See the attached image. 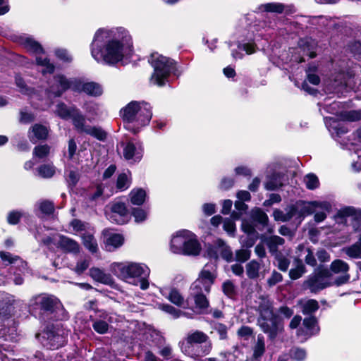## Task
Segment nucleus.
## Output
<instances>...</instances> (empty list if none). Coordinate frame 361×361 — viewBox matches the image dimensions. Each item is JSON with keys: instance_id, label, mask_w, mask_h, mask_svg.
I'll return each instance as SVG.
<instances>
[{"instance_id": "obj_57", "label": "nucleus", "mask_w": 361, "mask_h": 361, "mask_svg": "<svg viewBox=\"0 0 361 361\" xmlns=\"http://www.w3.org/2000/svg\"><path fill=\"white\" fill-rule=\"evenodd\" d=\"M292 357L298 361L303 360L306 357V352L304 349L295 348L291 350Z\"/></svg>"}, {"instance_id": "obj_9", "label": "nucleus", "mask_w": 361, "mask_h": 361, "mask_svg": "<svg viewBox=\"0 0 361 361\" xmlns=\"http://www.w3.org/2000/svg\"><path fill=\"white\" fill-rule=\"evenodd\" d=\"M339 224H346L347 219L350 218V224L355 231H361V209L345 207L340 209L334 216Z\"/></svg>"}, {"instance_id": "obj_29", "label": "nucleus", "mask_w": 361, "mask_h": 361, "mask_svg": "<svg viewBox=\"0 0 361 361\" xmlns=\"http://www.w3.org/2000/svg\"><path fill=\"white\" fill-rule=\"evenodd\" d=\"M265 352V343L264 338L262 335H258L257 342L253 347L252 357L255 360L261 357Z\"/></svg>"}, {"instance_id": "obj_11", "label": "nucleus", "mask_w": 361, "mask_h": 361, "mask_svg": "<svg viewBox=\"0 0 361 361\" xmlns=\"http://www.w3.org/2000/svg\"><path fill=\"white\" fill-rule=\"evenodd\" d=\"M72 120L74 127L78 132L90 135L99 140L106 139V133L101 128L87 125L84 116L78 110L73 113Z\"/></svg>"}, {"instance_id": "obj_64", "label": "nucleus", "mask_w": 361, "mask_h": 361, "mask_svg": "<svg viewBox=\"0 0 361 361\" xmlns=\"http://www.w3.org/2000/svg\"><path fill=\"white\" fill-rule=\"evenodd\" d=\"M273 216L276 221H280L282 222L288 221V216L286 217V212L280 209H275L273 212Z\"/></svg>"}, {"instance_id": "obj_22", "label": "nucleus", "mask_w": 361, "mask_h": 361, "mask_svg": "<svg viewBox=\"0 0 361 361\" xmlns=\"http://www.w3.org/2000/svg\"><path fill=\"white\" fill-rule=\"evenodd\" d=\"M90 276L96 281L110 285L113 283V279L110 274L105 273L103 270L92 267L89 271Z\"/></svg>"}, {"instance_id": "obj_62", "label": "nucleus", "mask_w": 361, "mask_h": 361, "mask_svg": "<svg viewBox=\"0 0 361 361\" xmlns=\"http://www.w3.org/2000/svg\"><path fill=\"white\" fill-rule=\"evenodd\" d=\"M316 256L320 262H327L330 260V255L324 249L317 250Z\"/></svg>"}, {"instance_id": "obj_38", "label": "nucleus", "mask_w": 361, "mask_h": 361, "mask_svg": "<svg viewBox=\"0 0 361 361\" xmlns=\"http://www.w3.org/2000/svg\"><path fill=\"white\" fill-rule=\"evenodd\" d=\"M167 298L170 302L178 307H182L185 302L184 298L180 292L175 288L170 290Z\"/></svg>"}, {"instance_id": "obj_5", "label": "nucleus", "mask_w": 361, "mask_h": 361, "mask_svg": "<svg viewBox=\"0 0 361 361\" xmlns=\"http://www.w3.org/2000/svg\"><path fill=\"white\" fill-rule=\"evenodd\" d=\"M149 63L154 68V73L150 78V82L154 85L162 86L173 69V62L158 53H153L150 56Z\"/></svg>"}, {"instance_id": "obj_61", "label": "nucleus", "mask_w": 361, "mask_h": 361, "mask_svg": "<svg viewBox=\"0 0 361 361\" xmlns=\"http://www.w3.org/2000/svg\"><path fill=\"white\" fill-rule=\"evenodd\" d=\"M22 214L19 212H11L7 217L8 222L10 224H16L18 223Z\"/></svg>"}, {"instance_id": "obj_25", "label": "nucleus", "mask_w": 361, "mask_h": 361, "mask_svg": "<svg viewBox=\"0 0 361 361\" xmlns=\"http://www.w3.org/2000/svg\"><path fill=\"white\" fill-rule=\"evenodd\" d=\"M294 262L295 267L289 271V276L291 279L296 280L306 272V268L302 260L298 258H295Z\"/></svg>"}, {"instance_id": "obj_19", "label": "nucleus", "mask_w": 361, "mask_h": 361, "mask_svg": "<svg viewBox=\"0 0 361 361\" xmlns=\"http://www.w3.org/2000/svg\"><path fill=\"white\" fill-rule=\"evenodd\" d=\"M262 240L267 245L269 252L272 256H276L281 253L279 251V247L285 243L283 238L278 235H271L267 238L262 237Z\"/></svg>"}, {"instance_id": "obj_26", "label": "nucleus", "mask_w": 361, "mask_h": 361, "mask_svg": "<svg viewBox=\"0 0 361 361\" xmlns=\"http://www.w3.org/2000/svg\"><path fill=\"white\" fill-rule=\"evenodd\" d=\"M302 324L307 329L305 335L307 336H312L318 333L319 331V329L317 326V319L314 317L305 318L303 320Z\"/></svg>"}, {"instance_id": "obj_51", "label": "nucleus", "mask_w": 361, "mask_h": 361, "mask_svg": "<svg viewBox=\"0 0 361 361\" xmlns=\"http://www.w3.org/2000/svg\"><path fill=\"white\" fill-rule=\"evenodd\" d=\"M130 185V181L128 178V176L126 173H121L118 176L116 187L118 189L121 190H124L127 189Z\"/></svg>"}, {"instance_id": "obj_12", "label": "nucleus", "mask_w": 361, "mask_h": 361, "mask_svg": "<svg viewBox=\"0 0 361 361\" xmlns=\"http://www.w3.org/2000/svg\"><path fill=\"white\" fill-rule=\"evenodd\" d=\"M207 267L208 265H206L200 272L198 278L190 286V293H209L211 286L216 279V276L209 269H207Z\"/></svg>"}, {"instance_id": "obj_28", "label": "nucleus", "mask_w": 361, "mask_h": 361, "mask_svg": "<svg viewBox=\"0 0 361 361\" xmlns=\"http://www.w3.org/2000/svg\"><path fill=\"white\" fill-rule=\"evenodd\" d=\"M82 243L84 246L92 253L97 252L98 245L96 239L90 233H84L82 235Z\"/></svg>"}, {"instance_id": "obj_50", "label": "nucleus", "mask_w": 361, "mask_h": 361, "mask_svg": "<svg viewBox=\"0 0 361 361\" xmlns=\"http://www.w3.org/2000/svg\"><path fill=\"white\" fill-rule=\"evenodd\" d=\"M253 218L264 226H266L269 221L267 215L259 209L253 211Z\"/></svg>"}, {"instance_id": "obj_18", "label": "nucleus", "mask_w": 361, "mask_h": 361, "mask_svg": "<svg viewBox=\"0 0 361 361\" xmlns=\"http://www.w3.org/2000/svg\"><path fill=\"white\" fill-rule=\"evenodd\" d=\"M257 311L259 314L258 318L270 317L274 314L272 302L267 297L260 296L258 298Z\"/></svg>"}, {"instance_id": "obj_13", "label": "nucleus", "mask_w": 361, "mask_h": 361, "mask_svg": "<svg viewBox=\"0 0 361 361\" xmlns=\"http://www.w3.org/2000/svg\"><path fill=\"white\" fill-rule=\"evenodd\" d=\"M105 214L109 221L118 224H123L128 219V212L126 206L121 202H113L108 205Z\"/></svg>"}, {"instance_id": "obj_39", "label": "nucleus", "mask_w": 361, "mask_h": 361, "mask_svg": "<svg viewBox=\"0 0 361 361\" xmlns=\"http://www.w3.org/2000/svg\"><path fill=\"white\" fill-rule=\"evenodd\" d=\"M319 309V303L317 300L310 299L302 304V312L304 314H310Z\"/></svg>"}, {"instance_id": "obj_46", "label": "nucleus", "mask_w": 361, "mask_h": 361, "mask_svg": "<svg viewBox=\"0 0 361 361\" xmlns=\"http://www.w3.org/2000/svg\"><path fill=\"white\" fill-rule=\"evenodd\" d=\"M250 253L251 252L248 249L242 248L237 250L235 252V259L233 258V260L241 263L245 262L250 257Z\"/></svg>"}, {"instance_id": "obj_48", "label": "nucleus", "mask_w": 361, "mask_h": 361, "mask_svg": "<svg viewBox=\"0 0 361 361\" xmlns=\"http://www.w3.org/2000/svg\"><path fill=\"white\" fill-rule=\"evenodd\" d=\"M304 181L306 187L310 190L315 189L319 185V180L314 174H308L305 178Z\"/></svg>"}, {"instance_id": "obj_56", "label": "nucleus", "mask_w": 361, "mask_h": 361, "mask_svg": "<svg viewBox=\"0 0 361 361\" xmlns=\"http://www.w3.org/2000/svg\"><path fill=\"white\" fill-rule=\"evenodd\" d=\"M283 279V276L282 275L276 271H274L272 273H271V275L270 276V277L267 279V283L269 284V286H273L274 285H276V283L281 282Z\"/></svg>"}, {"instance_id": "obj_10", "label": "nucleus", "mask_w": 361, "mask_h": 361, "mask_svg": "<svg viewBox=\"0 0 361 361\" xmlns=\"http://www.w3.org/2000/svg\"><path fill=\"white\" fill-rule=\"evenodd\" d=\"M257 324L262 331L268 335L271 341H274L284 330L283 320L276 314L267 318H258Z\"/></svg>"}, {"instance_id": "obj_41", "label": "nucleus", "mask_w": 361, "mask_h": 361, "mask_svg": "<svg viewBox=\"0 0 361 361\" xmlns=\"http://www.w3.org/2000/svg\"><path fill=\"white\" fill-rule=\"evenodd\" d=\"M24 45L25 48L33 53L40 54L43 52V49L41 45L36 41L27 38L25 40Z\"/></svg>"}, {"instance_id": "obj_21", "label": "nucleus", "mask_w": 361, "mask_h": 361, "mask_svg": "<svg viewBox=\"0 0 361 361\" xmlns=\"http://www.w3.org/2000/svg\"><path fill=\"white\" fill-rule=\"evenodd\" d=\"M58 244L65 252L73 253H78L80 252L79 244L75 240L68 237L63 235L60 236Z\"/></svg>"}, {"instance_id": "obj_44", "label": "nucleus", "mask_w": 361, "mask_h": 361, "mask_svg": "<svg viewBox=\"0 0 361 361\" xmlns=\"http://www.w3.org/2000/svg\"><path fill=\"white\" fill-rule=\"evenodd\" d=\"M50 147L47 145H39L34 148L33 155L39 159H43L49 154Z\"/></svg>"}, {"instance_id": "obj_4", "label": "nucleus", "mask_w": 361, "mask_h": 361, "mask_svg": "<svg viewBox=\"0 0 361 361\" xmlns=\"http://www.w3.org/2000/svg\"><path fill=\"white\" fill-rule=\"evenodd\" d=\"M209 337L200 331L189 333L180 343L182 351L187 355L196 356L205 355L211 350V344H207Z\"/></svg>"}, {"instance_id": "obj_36", "label": "nucleus", "mask_w": 361, "mask_h": 361, "mask_svg": "<svg viewBox=\"0 0 361 361\" xmlns=\"http://www.w3.org/2000/svg\"><path fill=\"white\" fill-rule=\"evenodd\" d=\"M190 295L194 298L196 308L204 310L209 307V301L205 296V293H190Z\"/></svg>"}, {"instance_id": "obj_6", "label": "nucleus", "mask_w": 361, "mask_h": 361, "mask_svg": "<svg viewBox=\"0 0 361 361\" xmlns=\"http://www.w3.org/2000/svg\"><path fill=\"white\" fill-rule=\"evenodd\" d=\"M111 271L118 278L127 280L135 277H147L149 269L143 264L115 262L111 265Z\"/></svg>"}, {"instance_id": "obj_31", "label": "nucleus", "mask_w": 361, "mask_h": 361, "mask_svg": "<svg viewBox=\"0 0 361 361\" xmlns=\"http://www.w3.org/2000/svg\"><path fill=\"white\" fill-rule=\"evenodd\" d=\"M345 253L351 258H361V234L359 240L351 246L343 249Z\"/></svg>"}, {"instance_id": "obj_45", "label": "nucleus", "mask_w": 361, "mask_h": 361, "mask_svg": "<svg viewBox=\"0 0 361 361\" xmlns=\"http://www.w3.org/2000/svg\"><path fill=\"white\" fill-rule=\"evenodd\" d=\"M159 309L171 314L174 318H178L180 315L184 314L180 310L176 309L173 306L168 304H159Z\"/></svg>"}, {"instance_id": "obj_52", "label": "nucleus", "mask_w": 361, "mask_h": 361, "mask_svg": "<svg viewBox=\"0 0 361 361\" xmlns=\"http://www.w3.org/2000/svg\"><path fill=\"white\" fill-rule=\"evenodd\" d=\"M39 210L45 214H51L54 211V204L47 200L42 201L39 203Z\"/></svg>"}, {"instance_id": "obj_40", "label": "nucleus", "mask_w": 361, "mask_h": 361, "mask_svg": "<svg viewBox=\"0 0 361 361\" xmlns=\"http://www.w3.org/2000/svg\"><path fill=\"white\" fill-rule=\"evenodd\" d=\"M39 176L44 178H51L55 173V167L51 164H44L37 169Z\"/></svg>"}, {"instance_id": "obj_1", "label": "nucleus", "mask_w": 361, "mask_h": 361, "mask_svg": "<svg viewBox=\"0 0 361 361\" xmlns=\"http://www.w3.org/2000/svg\"><path fill=\"white\" fill-rule=\"evenodd\" d=\"M131 47V38L124 29H99L95 33L91 44V54L98 62L113 64L128 54Z\"/></svg>"}, {"instance_id": "obj_23", "label": "nucleus", "mask_w": 361, "mask_h": 361, "mask_svg": "<svg viewBox=\"0 0 361 361\" xmlns=\"http://www.w3.org/2000/svg\"><path fill=\"white\" fill-rule=\"evenodd\" d=\"M284 175L282 173L273 174L265 183V188L268 190H276L283 185Z\"/></svg>"}, {"instance_id": "obj_53", "label": "nucleus", "mask_w": 361, "mask_h": 361, "mask_svg": "<svg viewBox=\"0 0 361 361\" xmlns=\"http://www.w3.org/2000/svg\"><path fill=\"white\" fill-rule=\"evenodd\" d=\"M331 208V205H330V208L329 209H326L323 208L322 207H321V205H317L315 209L316 211L314 212V213H315V214H314L315 221L321 222V221H324L326 217V212H329L330 211Z\"/></svg>"}, {"instance_id": "obj_58", "label": "nucleus", "mask_w": 361, "mask_h": 361, "mask_svg": "<svg viewBox=\"0 0 361 361\" xmlns=\"http://www.w3.org/2000/svg\"><path fill=\"white\" fill-rule=\"evenodd\" d=\"M252 334V329L247 326H243L238 330V335L245 339H247Z\"/></svg>"}, {"instance_id": "obj_42", "label": "nucleus", "mask_w": 361, "mask_h": 361, "mask_svg": "<svg viewBox=\"0 0 361 361\" xmlns=\"http://www.w3.org/2000/svg\"><path fill=\"white\" fill-rule=\"evenodd\" d=\"M262 6L265 11L276 13H282L285 8V6L281 3H268Z\"/></svg>"}, {"instance_id": "obj_2", "label": "nucleus", "mask_w": 361, "mask_h": 361, "mask_svg": "<svg viewBox=\"0 0 361 361\" xmlns=\"http://www.w3.org/2000/svg\"><path fill=\"white\" fill-rule=\"evenodd\" d=\"M201 249L197 236L188 230L177 232L171 240V250L175 254L197 256Z\"/></svg>"}, {"instance_id": "obj_15", "label": "nucleus", "mask_w": 361, "mask_h": 361, "mask_svg": "<svg viewBox=\"0 0 361 361\" xmlns=\"http://www.w3.org/2000/svg\"><path fill=\"white\" fill-rule=\"evenodd\" d=\"M77 80H68L65 76L58 75L54 77V83L50 87V91L55 96L59 97L68 88L73 86L74 90H79L76 85Z\"/></svg>"}, {"instance_id": "obj_7", "label": "nucleus", "mask_w": 361, "mask_h": 361, "mask_svg": "<svg viewBox=\"0 0 361 361\" xmlns=\"http://www.w3.org/2000/svg\"><path fill=\"white\" fill-rule=\"evenodd\" d=\"M335 285L330 271L326 268H319L303 283V287L312 293H317L326 287Z\"/></svg>"}, {"instance_id": "obj_63", "label": "nucleus", "mask_w": 361, "mask_h": 361, "mask_svg": "<svg viewBox=\"0 0 361 361\" xmlns=\"http://www.w3.org/2000/svg\"><path fill=\"white\" fill-rule=\"evenodd\" d=\"M224 228L229 234H233L235 231V223L232 220L227 219L224 222Z\"/></svg>"}, {"instance_id": "obj_34", "label": "nucleus", "mask_w": 361, "mask_h": 361, "mask_svg": "<svg viewBox=\"0 0 361 361\" xmlns=\"http://www.w3.org/2000/svg\"><path fill=\"white\" fill-rule=\"evenodd\" d=\"M146 192L142 189L133 190L130 193L131 203L135 205H140L145 202Z\"/></svg>"}, {"instance_id": "obj_35", "label": "nucleus", "mask_w": 361, "mask_h": 361, "mask_svg": "<svg viewBox=\"0 0 361 361\" xmlns=\"http://www.w3.org/2000/svg\"><path fill=\"white\" fill-rule=\"evenodd\" d=\"M338 117L341 121H357L361 118V111L355 110L343 111Z\"/></svg>"}, {"instance_id": "obj_32", "label": "nucleus", "mask_w": 361, "mask_h": 361, "mask_svg": "<svg viewBox=\"0 0 361 361\" xmlns=\"http://www.w3.org/2000/svg\"><path fill=\"white\" fill-rule=\"evenodd\" d=\"M78 109L75 108H68L64 104H59L56 106V114L63 119H68L69 118H73V114Z\"/></svg>"}, {"instance_id": "obj_16", "label": "nucleus", "mask_w": 361, "mask_h": 361, "mask_svg": "<svg viewBox=\"0 0 361 361\" xmlns=\"http://www.w3.org/2000/svg\"><path fill=\"white\" fill-rule=\"evenodd\" d=\"M32 305H35L44 311L53 312L61 306V303L54 296L38 295L32 300Z\"/></svg>"}, {"instance_id": "obj_43", "label": "nucleus", "mask_w": 361, "mask_h": 361, "mask_svg": "<svg viewBox=\"0 0 361 361\" xmlns=\"http://www.w3.org/2000/svg\"><path fill=\"white\" fill-rule=\"evenodd\" d=\"M222 290L224 293L229 298H233L236 294L235 286L230 280H227L223 283Z\"/></svg>"}, {"instance_id": "obj_60", "label": "nucleus", "mask_w": 361, "mask_h": 361, "mask_svg": "<svg viewBox=\"0 0 361 361\" xmlns=\"http://www.w3.org/2000/svg\"><path fill=\"white\" fill-rule=\"evenodd\" d=\"M90 262L87 259L79 261L75 267V271L80 274L88 268Z\"/></svg>"}, {"instance_id": "obj_54", "label": "nucleus", "mask_w": 361, "mask_h": 361, "mask_svg": "<svg viewBox=\"0 0 361 361\" xmlns=\"http://www.w3.org/2000/svg\"><path fill=\"white\" fill-rule=\"evenodd\" d=\"M56 56L65 62H70L72 60V56L66 49H57L55 51Z\"/></svg>"}, {"instance_id": "obj_27", "label": "nucleus", "mask_w": 361, "mask_h": 361, "mask_svg": "<svg viewBox=\"0 0 361 361\" xmlns=\"http://www.w3.org/2000/svg\"><path fill=\"white\" fill-rule=\"evenodd\" d=\"M78 90L83 91L87 94L94 97H97L102 94V89L101 86L93 82L82 84L81 89L79 88Z\"/></svg>"}, {"instance_id": "obj_8", "label": "nucleus", "mask_w": 361, "mask_h": 361, "mask_svg": "<svg viewBox=\"0 0 361 361\" xmlns=\"http://www.w3.org/2000/svg\"><path fill=\"white\" fill-rule=\"evenodd\" d=\"M317 205H321V207L326 209H329L330 208V203L327 202H312L305 203L300 201L297 202L294 204L289 205L286 208V217L288 216L289 221L295 216L302 217L305 215L311 214L312 212L316 211L315 209Z\"/></svg>"}, {"instance_id": "obj_20", "label": "nucleus", "mask_w": 361, "mask_h": 361, "mask_svg": "<svg viewBox=\"0 0 361 361\" xmlns=\"http://www.w3.org/2000/svg\"><path fill=\"white\" fill-rule=\"evenodd\" d=\"M123 157L127 160H133L134 162L138 161L142 157V149L141 148L137 149L133 143L128 142L123 148Z\"/></svg>"}, {"instance_id": "obj_33", "label": "nucleus", "mask_w": 361, "mask_h": 361, "mask_svg": "<svg viewBox=\"0 0 361 361\" xmlns=\"http://www.w3.org/2000/svg\"><path fill=\"white\" fill-rule=\"evenodd\" d=\"M123 243V238L120 234H112L109 236L106 240V246L109 248V250H111V247L113 249H116L120 246H121Z\"/></svg>"}, {"instance_id": "obj_55", "label": "nucleus", "mask_w": 361, "mask_h": 361, "mask_svg": "<svg viewBox=\"0 0 361 361\" xmlns=\"http://www.w3.org/2000/svg\"><path fill=\"white\" fill-rule=\"evenodd\" d=\"M306 255L305 257V262L307 264L311 267L317 266V259L312 250L310 248L305 249Z\"/></svg>"}, {"instance_id": "obj_37", "label": "nucleus", "mask_w": 361, "mask_h": 361, "mask_svg": "<svg viewBox=\"0 0 361 361\" xmlns=\"http://www.w3.org/2000/svg\"><path fill=\"white\" fill-rule=\"evenodd\" d=\"M36 62L37 65L44 67L42 70L43 74L47 73H52L54 71V66L50 63L49 60L47 57L37 56Z\"/></svg>"}, {"instance_id": "obj_49", "label": "nucleus", "mask_w": 361, "mask_h": 361, "mask_svg": "<svg viewBox=\"0 0 361 361\" xmlns=\"http://www.w3.org/2000/svg\"><path fill=\"white\" fill-rule=\"evenodd\" d=\"M92 327L98 334H104L107 332L109 329L108 324L102 320H96L93 322Z\"/></svg>"}, {"instance_id": "obj_47", "label": "nucleus", "mask_w": 361, "mask_h": 361, "mask_svg": "<svg viewBox=\"0 0 361 361\" xmlns=\"http://www.w3.org/2000/svg\"><path fill=\"white\" fill-rule=\"evenodd\" d=\"M278 263V268L282 271H286L290 265V260L284 257L282 253L274 256Z\"/></svg>"}, {"instance_id": "obj_14", "label": "nucleus", "mask_w": 361, "mask_h": 361, "mask_svg": "<svg viewBox=\"0 0 361 361\" xmlns=\"http://www.w3.org/2000/svg\"><path fill=\"white\" fill-rule=\"evenodd\" d=\"M330 272L334 274H341V275L336 277L334 281L335 286H340L347 283L350 280V274H348V264L341 260L335 259L330 264Z\"/></svg>"}, {"instance_id": "obj_30", "label": "nucleus", "mask_w": 361, "mask_h": 361, "mask_svg": "<svg viewBox=\"0 0 361 361\" xmlns=\"http://www.w3.org/2000/svg\"><path fill=\"white\" fill-rule=\"evenodd\" d=\"M261 265L259 262L256 260H252L246 264V274L248 278L251 279H257L259 277V271Z\"/></svg>"}, {"instance_id": "obj_17", "label": "nucleus", "mask_w": 361, "mask_h": 361, "mask_svg": "<svg viewBox=\"0 0 361 361\" xmlns=\"http://www.w3.org/2000/svg\"><path fill=\"white\" fill-rule=\"evenodd\" d=\"M213 249L215 250L214 254L212 253V250L209 252V255L215 259L218 258L217 252H219L221 257L228 262L233 261V255L231 249L226 243L219 239L215 242Z\"/></svg>"}, {"instance_id": "obj_3", "label": "nucleus", "mask_w": 361, "mask_h": 361, "mask_svg": "<svg viewBox=\"0 0 361 361\" xmlns=\"http://www.w3.org/2000/svg\"><path fill=\"white\" fill-rule=\"evenodd\" d=\"M123 121L128 123H135L139 126L147 125L152 118L151 107L145 102L133 101L121 111Z\"/></svg>"}, {"instance_id": "obj_24", "label": "nucleus", "mask_w": 361, "mask_h": 361, "mask_svg": "<svg viewBox=\"0 0 361 361\" xmlns=\"http://www.w3.org/2000/svg\"><path fill=\"white\" fill-rule=\"evenodd\" d=\"M31 130L33 135H30L29 137L32 142H35L37 140L46 139L48 135L47 128L39 124L34 125L32 127Z\"/></svg>"}, {"instance_id": "obj_59", "label": "nucleus", "mask_w": 361, "mask_h": 361, "mask_svg": "<svg viewBox=\"0 0 361 361\" xmlns=\"http://www.w3.org/2000/svg\"><path fill=\"white\" fill-rule=\"evenodd\" d=\"M133 215L135 217L136 222L143 221L147 217L146 212L143 209L139 208L135 209L133 211Z\"/></svg>"}]
</instances>
